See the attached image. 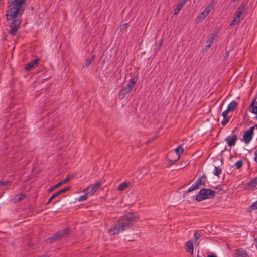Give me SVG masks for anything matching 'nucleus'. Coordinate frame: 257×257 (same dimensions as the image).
<instances>
[{
	"mask_svg": "<svg viewBox=\"0 0 257 257\" xmlns=\"http://www.w3.org/2000/svg\"><path fill=\"white\" fill-rule=\"evenodd\" d=\"M26 197V195L24 194H20L17 195L14 197V202L17 203L21 200H22L23 199L25 198Z\"/></svg>",
	"mask_w": 257,
	"mask_h": 257,
	"instance_id": "20",
	"label": "nucleus"
},
{
	"mask_svg": "<svg viewBox=\"0 0 257 257\" xmlns=\"http://www.w3.org/2000/svg\"><path fill=\"white\" fill-rule=\"evenodd\" d=\"M70 230V229L69 227H67L62 230H60L47 238L46 242L49 243H51L53 242L57 241L66 238L69 234Z\"/></svg>",
	"mask_w": 257,
	"mask_h": 257,
	"instance_id": "3",
	"label": "nucleus"
},
{
	"mask_svg": "<svg viewBox=\"0 0 257 257\" xmlns=\"http://www.w3.org/2000/svg\"><path fill=\"white\" fill-rule=\"evenodd\" d=\"M58 194H57V193H55V194H54L53 195H52L51 196V197L49 199L48 202L46 203V204H48L49 203H50V202L53 199H54L55 198H56V197L58 196Z\"/></svg>",
	"mask_w": 257,
	"mask_h": 257,
	"instance_id": "32",
	"label": "nucleus"
},
{
	"mask_svg": "<svg viewBox=\"0 0 257 257\" xmlns=\"http://www.w3.org/2000/svg\"><path fill=\"white\" fill-rule=\"evenodd\" d=\"M190 161L189 160H187L185 162H182L181 164V168H183L185 167L186 166L188 165L190 163Z\"/></svg>",
	"mask_w": 257,
	"mask_h": 257,
	"instance_id": "37",
	"label": "nucleus"
},
{
	"mask_svg": "<svg viewBox=\"0 0 257 257\" xmlns=\"http://www.w3.org/2000/svg\"><path fill=\"white\" fill-rule=\"evenodd\" d=\"M239 22H240V19L234 16L233 20L230 23V26L236 25V24H238Z\"/></svg>",
	"mask_w": 257,
	"mask_h": 257,
	"instance_id": "25",
	"label": "nucleus"
},
{
	"mask_svg": "<svg viewBox=\"0 0 257 257\" xmlns=\"http://www.w3.org/2000/svg\"><path fill=\"white\" fill-rule=\"evenodd\" d=\"M219 148L220 150H221V151H224L226 150V146L224 144L221 145L219 147Z\"/></svg>",
	"mask_w": 257,
	"mask_h": 257,
	"instance_id": "41",
	"label": "nucleus"
},
{
	"mask_svg": "<svg viewBox=\"0 0 257 257\" xmlns=\"http://www.w3.org/2000/svg\"><path fill=\"white\" fill-rule=\"evenodd\" d=\"M251 127H252L253 128V130H254L255 128H257V124H255L254 126H251Z\"/></svg>",
	"mask_w": 257,
	"mask_h": 257,
	"instance_id": "51",
	"label": "nucleus"
},
{
	"mask_svg": "<svg viewBox=\"0 0 257 257\" xmlns=\"http://www.w3.org/2000/svg\"><path fill=\"white\" fill-rule=\"evenodd\" d=\"M21 23V19L19 18L13 19V21L10 25L11 29L9 31V34L15 36L16 35L20 26Z\"/></svg>",
	"mask_w": 257,
	"mask_h": 257,
	"instance_id": "5",
	"label": "nucleus"
},
{
	"mask_svg": "<svg viewBox=\"0 0 257 257\" xmlns=\"http://www.w3.org/2000/svg\"><path fill=\"white\" fill-rule=\"evenodd\" d=\"M207 257H217L215 254L212 253V254L208 255Z\"/></svg>",
	"mask_w": 257,
	"mask_h": 257,
	"instance_id": "50",
	"label": "nucleus"
},
{
	"mask_svg": "<svg viewBox=\"0 0 257 257\" xmlns=\"http://www.w3.org/2000/svg\"><path fill=\"white\" fill-rule=\"evenodd\" d=\"M207 194L208 198H214L215 196V192L211 189H206Z\"/></svg>",
	"mask_w": 257,
	"mask_h": 257,
	"instance_id": "22",
	"label": "nucleus"
},
{
	"mask_svg": "<svg viewBox=\"0 0 257 257\" xmlns=\"http://www.w3.org/2000/svg\"><path fill=\"white\" fill-rule=\"evenodd\" d=\"M87 195H88V194H87L86 192L85 194L80 196L78 199V201H83L84 200H86Z\"/></svg>",
	"mask_w": 257,
	"mask_h": 257,
	"instance_id": "30",
	"label": "nucleus"
},
{
	"mask_svg": "<svg viewBox=\"0 0 257 257\" xmlns=\"http://www.w3.org/2000/svg\"><path fill=\"white\" fill-rule=\"evenodd\" d=\"M179 159H177V158L175 160L169 159L168 162L167 163V167H170L171 166L174 164Z\"/></svg>",
	"mask_w": 257,
	"mask_h": 257,
	"instance_id": "28",
	"label": "nucleus"
},
{
	"mask_svg": "<svg viewBox=\"0 0 257 257\" xmlns=\"http://www.w3.org/2000/svg\"><path fill=\"white\" fill-rule=\"evenodd\" d=\"M72 178H73V176H68L64 180L60 181L59 182H58L57 184H56L54 186H52L51 187H50L49 189V192H51V191H53L54 190L56 189V188L59 187L61 185L66 183L67 182L69 181L70 180H71Z\"/></svg>",
	"mask_w": 257,
	"mask_h": 257,
	"instance_id": "9",
	"label": "nucleus"
},
{
	"mask_svg": "<svg viewBox=\"0 0 257 257\" xmlns=\"http://www.w3.org/2000/svg\"><path fill=\"white\" fill-rule=\"evenodd\" d=\"M248 185L251 187L252 189H257V176L248 182Z\"/></svg>",
	"mask_w": 257,
	"mask_h": 257,
	"instance_id": "19",
	"label": "nucleus"
},
{
	"mask_svg": "<svg viewBox=\"0 0 257 257\" xmlns=\"http://www.w3.org/2000/svg\"><path fill=\"white\" fill-rule=\"evenodd\" d=\"M201 185L206 186L205 183H202V181H201L200 179H198L196 180L195 184L192 185L191 187H190L187 191H184V192L185 193H189L194 190L198 189Z\"/></svg>",
	"mask_w": 257,
	"mask_h": 257,
	"instance_id": "11",
	"label": "nucleus"
},
{
	"mask_svg": "<svg viewBox=\"0 0 257 257\" xmlns=\"http://www.w3.org/2000/svg\"><path fill=\"white\" fill-rule=\"evenodd\" d=\"M221 168H219V167H215V171L213 172V174L216 176H219L221 173Z\"/></svg>",
	"mask_w": 257,
	"mask_h": 257,
	"instance_id": "26",
	"label": "nucleus"
},
{
	"mask_svg": "<svg viewBox=\"0 0 257 257\" xmlns=\"http://www.w3.org/2000/svg\"><path fill=\"white\" fill-rule=\"evenodd\" d=\"M129 183H127L126 182L121 183L117 188L118 190L120 191H124L127 188Z\"/></svg>",
	"mask_w": 257,
	"mask_h": 257,
	"instance_id": "21",
	"label": "nucleus"
},
{
	"mask_svg": "<svg viewBox=\"0 0 257 257\" xmlns=\"http://www.w3.org/2000/svg\"><path fill=\"white\" fill-rule=\"evenodd\" d=\"M162 44V40H160L158 43L156 44V47L155 48V50H158L160 49V47Z\"/></svg>",
	"mask_w": 257,
	"mask_h": 257,
	"instance_id": "36",
	"label": "nucleus"
},
{
	"mask_svg": "<svg viewBox=\"0 0 257 257\" xmlns=\"http://www.w3.org/2000/svg\"><path fill=\"white\" fill-rule=\"evenodd\" d=\"M199 179H200L201 181H202V183H204V181H207V177L205 175H202L201 177H200Z\"/></svg>",
	"mask_w": 257,
	"mask_h": 257,
	"instance_id": "42",
	"label": "nucleus"
},
{
	"mask_svg": "<svg viewBox=\"0 0 257 257\" xmlns=\"http://www.w3.org/2000/svg\"><path fill=\"white\" fill-rule=\"evenodd\" d=\"M40 61V59L39 58L34 59L25 65V69L27 70H30L36 68L38 66Z\"/></svg>",
	"mask_w": 257,
	"mask_h": 257,
	"instance_id": "10",
	"label": "nucleus"
},
{
	"mask_svg": "<svg viewBox=\"0 0 257 257\" xmlns=\"http://www.w3.org/2000/svg\"><path fill=\"white\" fill-rule=\"evenodd\" d=\"M214 40V39H213V37H210L208 38V39L207 40V42H209V44H208L207 46L208 47H210V44L213 42Z\"/></svg>",
	"mask_w": 257,
	"mask_h": 257,
	"instance_id": "38",
	"label": "nucleus"
},
{
	"mask_svg": "<svg viewBox=\"0 0 257 257\" xmlns=\"http://www.w3.org/2000/svg\"><path fill=\"white\" fill-rule=\"evenodd\" d=\"M256 202H257V201Z\"/></svg>",
	"mask_w": 257,
	"mask_h": 257,
	"instance_id": "57",
	"label": "nucleus"
},
{
	"mask_svg": "<svg viewBox=\"0 0 257 257\" xmlns=\"http://www.w3.org/2000/svg\"><path fill=\"white\" fill-rule=\"evenodd\" d=\"M229 112V111H228V110L226 109V110H225V111H224L222 113V115L223 117H228L227 116V114Z\"/></svg>",
	"mask_w": 257,
	"mask_h": 257,
	"instance_id": "39",
	"label": "nucleus"
},
{
	"mask_svg": "<svg viewBox=\"0 0 257 257\" xmlns=\"http://www.w3.org/2000/svg\"><path fill=\"white\" fill-rule=\"evenodd\" d=\"M239 0H230L231 2V3H234L236 1H238Z\"/></svg>",
	"mask_w": 257,
	"mask_h": 257,
	"instance_id": "52",
	"label": "nucleus"
},
{
	"mask_svg": "<svg viewBox=\"0 0 257 257\" xmlns=\"http://www.w3.org/2000/svg\"><path fill=\"white\" fill-rule=\"evenodd\" d=\"M193 240H189L185 244L186 251L189 252L192 256H193Z\"/></svg>",
	"mask_w": 257,
	"mask_h": 257,
	"instance_id": "14",
	"label": "nucleus"
},
{
	"mask_svg": "<svg viewBox=\"0 0 257 257\" xmlns=\"http://www.w3.org/2000/svg\"><path fill=\"white\" fill-rule=\"evenodd\" d=\"M183 7L182 4L179 3L177 5L176 8L174 9V14H177Z\"/></svg>",
	"mask_w": 257,
	"mask_h": 257,
	"instance_id": "23",
	"label": "nucleus"
},
{
	"mask_svg": "<svg viewBox=\"0 0 257 257\" xmlns=\"http://www.w3.org/2000/svg\"><path fill=\"white\" fill-rule=\"evenodd\" d=\"M253 135V128L250 127L244 132L243 135V141L246 144H248L251 140Z\"/></svg>",
	"mask_w": 257,
	"mask_h": 257,
	"instance_id": "7",
	"label": "nucleus"
},
{
	"mask_svg": "<svg viewBox=\"0 0 257 257\" xmlns=\"http://www.w3.org/2000/svg\"><path fill=\"white\" fill-rule=\"evenodd\" d=\"M254 103L257 104V102H255V99H254L251 103L249 107V110L252 113L257 114V106H254Z\"/></svg>",
	"mask_w": 257,
	"mask_h": 257,
	"instance_id": "17",
	"label": "nucleus"
},
{
	"mask_svg": "<svg viewBox=\"0 0 257 257\" xmlns=\"http://www.w3.org/2000/svg\"><path fill=\"white\" fill-rule=\"evenodd\" d=\"M250 208L252 210H255L257 209V202H255L252 205L250 206Z\"/></svg>",
	"mask_w": 257,
	"mask_h": 257,
	"instance_id": "40",
	"label": "nucleus"
},
{
	"mask_svg": "<svg viewBox=\"0 0 257 257\" xmlns=\"http://www.w3.org/2000/svg\"><path fill=\"white\" fill-rule=\"evenodd\" d=\"M237 139V135H233L228 136L225 140L227 142L228 145L231 148L235 144Z\"/></svg>",
	"mask_w": 257,
	"mask_h": 257,
	"instance_id": "13",
	"label": "nucleus"
},
{
	"mask_svg": "<svg viewBox=\"0 0 257 257\" xmlns=\"http://www.w3.org/2000/svg\"><path fill=\"white\" fill-rule=\"evenodd\" d=\"M101 185V183H97L90 185L86 187L84 190V192H87V194L93 195L94 193L98 190Z\"/></svg>",
	"mask_w": 257,
	"mask_h": 257,
	"instance_id": "6",
	"label": "nucleus"
},
{
	"mask_svg": "<svg viewBox=\"0 0 257 257\" xmlns=\"http://www.w3.org/2000/svg\"><path fill=\"white\" fill-rule=\"evenodd\" d=\"M201 236V234L200 233H199L197 232L196 231L194 233V242L195 243L196 242V241L199 239V238Z\"/></svg>",
	"mask_w": 257,
	"mask_h": 257,
	"instance_id": "31",
	"label": "nucleus"
},
{
	"mask_svg": "<svg viewBox=\"0 0 257 257\" xmlns=\"http://www.w3.org/2000/svg\"><path fill=\"white\" fill-rule=\"evenodd\" d=\"M95 55H93L92 56L91 58H90V59H92V61L95 58Z\"/></svg>",
	"mask_w": 257,
	"mask_h": 257,
	"instance_id": "53",
	"label": "nucleus"
},
{
	"mask_svg": "<svg viewBox=\"0 0 257 257\" xmlns=\"http://www.w3.org/2000/svg\"><path fill=\"white\" fill-rule=\"evenodd\" d=\"M70 187H66L63 188L62 189L58 191V192H57V193L58 194V195H60V194L64 193L66 192H67V191H68L70 189Z\"/></svg>",
	"mask_w": 257,
	"mask_h": 257,
	"instance_id": "27",
	"label": "nucleus"
},
{
	"mask_svg": "<svg viewBox=\"0 0 257 257\" xmlns=\"http://www.w3.org/2000/svg\"><path fill=\"white\" fill-rule=\"evenodd\" d=\"M188 1V0H181L179 2V3L182 4V5H183L184 6Z\"/></svg>",
	"mask_w": 257,
	"mask_h": 257,
	"instance_id": "47",
	"label": "nucleus"
},
{
	"mask_svg": "<svg viewBox=\"0 0 257 257\" xmlns=\"http://www.w3.org/2000/svg\"><path fill=\"white\" fill-rule=\"evenodd\" d=\"M229 117H223V120L221 121V124L223 126L225 125L229 121Z\"/></svg>",
	"mask_w": 257,
	"mask_h": 257,
	"instance_id": "34",
	"label": "nucleus"
},
{
	"mask_svg": "<svg viewBox=\"0 0 257 257\" xmlns=\"http://www.w3.org/2000/svg\"><path fill=\"white\" fill-rule=\"evenodd\" d=\"M206 199H208L207 190L206 188H202L199 191L198 194L196 196L195 199L197 201L200 202Z\"/></svg>",
	"mask_w": 257,
	"mask_h": 257,
	"instance_id": "8",
	"label": "nucleus"
},
{
	"mask_svg": "<svg viewBox=\"0 0 257 257\" xmlns=\"http://www.w3.org/2000/svg\"><path fill=\"white\" fill-rule=\"evenodd\" d=\"M197 257H201V256L199 255H197Z\"/></svg>",
	"mask_w": 257,
	"mask_h": 257,
	"instance_id": "54",
	"label": "nucleus"
},
{
	"mask_svg": "<svg viewBox=\"0 0 257 257\" xmlns=\"http://www.w3.org/2000/svg\"><path fill=\"white\" fill-rule=\"evenodd\" d=\"M92 61V59H90V58L87 59L85 61V63L83 64V67H88L89 66Z\"/></svg>",
	"mask_w": 257,
	"mask_h": 257,
	"instance_id": "35",
	"label": "nucleus"
},
{
	"mask_svg": "<svg viewBox=\"0 0 257 257\" xmlns=\"http://www.w3.org/2000/svg\"><path fill=\"white\" fill-rule=\"evenodd\" d=\"M27 0H13L8 6L6 14L7 20H13L18 16H21L24 13Z\"/></svg>",
	"mask_w": 257,
	"mask_h": 257,
	"instance_id": "2",
	"label": "nucleus"
},
{
	"mask_svg": "<svg viewBox=\"0 0 257 257\" xmlns=\"http://www.w3.org/2000/svg\"><path fill=\"white\" fill-rule=\"evenodd\" d=\"M132 240H131V239H128V241H132Z\"/></svg>",
	"mask_w": 257,
	"mask_h": 257,
	"instance_id": "55",
	"label": "nucleus"
},
{
	"mask_svg": "<svg viewBox=\"0 0 257 257\" xmlns=\"http://www.w3.org/2000/svg\"><path fill=\"white\" fill-rule=\"evenodd\" d=\"M246 5V3H242L241 4L240 7L238 8V11L239 12H241L242 13H243L245 11V6Z\"/></svg>",
	"mask_w": 257,
	"mask_h": 257,
	"instance_id": "24",
	"label": "nucleus"
},
{
	"mask_svg": "<svg viewBox=\"0 0 257 257\" xmlns=\"http://www.w3.org/2000/svg\"><path fill=\"white\" fill-rule=\"evenodd\" d=\"M243 165V161L241 160L237 161L235 163V166L237 169H240Z\"/></svg>",
	"mask_w": 257,
	"mask_h": 257,
	"instance_id": "29",
	"label": "nucleus"
},
{
	"mask_svg": "<svg viewBox=\"0 0 257 257\" xmlns=\"http://www.w3.org/2000/svg\"><path fill=\"white\" fill-rule=\"evenodd\" d=\"M217 32L214 31L210 36V37H213V39H214L215 37L216 36Z\"/></svg>",
	"mask_w": 257,
	"mask_h": 257,
	"instance_id": "48",
	"label": "nucleus"
},
{
	"mask_svg": "<svg viewBox=\"0 0 257 257\" xmlns=\"http://www.w3.org/2000/svg\"><path fill=\"white\" fill-rule=\"evenodd\" d=\"M158 137L157 136H156L154 137H153L152 139H149L147 142V144H149V143H150L151 142H153L154 140H155Z\"/></svg>",
	"mask_w": 257,
	"mask_h": 257,
	"instance_id": "45",
	"label": "nucleus"
},
{
	"mask_svg": "<svg viewBox=\"0 0 257 257\" xmlns=\"http://www.w3.org/2000/svg\"><path fill=\"white\" fill-rule=\"evenodd\" d=\"M255 157L254 161L257 163V150L254 152Z\"/></svg>",
	"mask_w": 257,
	"mask_h": 257,
	"instance_id": "49",
	"label": "nucleus"
},
{
	"mask_svg": "<svg viewBox=\"0 0 257 257\" xmlns=\"http://www.w3.org/2000/svg\"><path fill=\"white\" fill-rule=\"evenodd\" d=\"M184 151V148L182 146V145H179L178 147H177L175 149V151L176 153L178 155L177 156V159H179L180 157L181 154L183 153Z\"/></svg>",
	"mask_w": 257,
	"mask_h": 257,
	"instance_id": "18",
	"label": "nucleus"
},
{
	"mask_svg": "<svg viewBox=\"0 0 257 257\" xmlns=\"http://www.w3.org/2000/svg\"><path fill=\"white\" fill-rule=\"evenodd\" d=\"M225 49H226V51H225V53L222 54V56H223L224 60H226L228 57L229 51H230V50H228L227 49V48H226Z\"/></svg>",
	"mask_w": 257,
	"mask_h": 257,
	"instance_id": "33",
	"label": "nucleus"
},
{
	"mask_svg": "<svg viewBox=\"0 0 257 257\" xmlns=\"http://www.w3.org/2000/svg\"><path fill=\"white\" fill-rule=\"evenodd\" d=\"M10 182V181H0V186L6 185L8 184V183H9Z\"/></svg>",
	"mask_w": 257,
	"mask_h": 257,
	"instance_id": "43",
	"label": "nucleus"
},
{
	"mask_svg": "<svg viewBox=\"0 0 257 257\" xmlns=\"http://www.w3.org/2000/svg\"><path fill=\"white\" fill-rule=\"evenodd\" d=\"M139 217L133 213H127L122 216L109 229L112 235L118 234L122 231L133 226L139 219Z\"/></svg>",
	"mask_w": 257,
	"mask_h": 257,
	"instance_id": "1",
	"label": "nucleus"
},
{
	"mask_svg": "<svg viewBox=\"0 0 257 257\" xmlns=\"http://www.w3.org/2000/svg\"><path fill=\"white\" fill-rule=\"evenodd\" d=\"M256 114V119H257V114Z\"/></svg>",
	"mask_w": 257,
	"mask_h": 257,
	"instance_id": "56",
	"label": "nucleus"
},
{
	"mask_svg": "<svg viewBox=\"0 0 257 257\" xmlns=\"http://www.w3.org/2000/svg\"><path fill=\"white\" fill-rule=\"evenodd\" d=\"M213 6L212 4H209L207 7H206L203 11L200 14L198 18L200 19H204L213 9Z\"/></svg>",
	"mask_w": 257,
	"mask_h": 257,
	"instance_id": "12",
	"label": "nucleus"
},
{
	"mask_svg": "<svg viewBox=\"0 0 257 257\" xmlns=\"http://www.w3.org/2000/svg\"><path fill=\"white\" fill-rule=\"evenodd\" d=\"M235 255L236 257H249L247 251L243 249L235 250Z\"/></svg>",
	"mask_w": 257,
	"mask_h": 257,
	"instance_id": "15",
	"label": "nucleus"
},
{
	"mask_svg": "<svg viewBox=\"0 0 257 257\" xmlns=\"http://www.w3.org/2000/svg\"><path fill=\"white\" fill-rule=\"evenodd\" d=\"M238 105V102L235 101H232L228 105L227 109L229 112H233L237 108Z\"/></svg>",
	"mask_w": 257,
	"mask_h": 257,
	"instance_id": "16",
	"label": "nucleus"
},
{
	"mask_svg": "<svg viewBox=\"0 0 257 257\" xmlns=\"http://www.w3.org/2000/svg\"><path fill=\"white\" fill-rule=\"evenodd\" d=\"M243 14L241 12H239V11H237L236 13L234 15V16L238 18L239 19L240 16Z\"/></svg>",
	"mask_w": 257,
	"mask_h": 257,
	"instance_id": "44",
	"label": "nucleus"
},
{
	"mask_svg": "<svg viewBox=\"0 0 257 257\" xmlns=\"http://www.w3.org/2000/svg\"><path fill=\"white\" fill-rule=\"evenodd\" d=\"M127 27V23H124L121 26V30L125 29Z\"/></svg>",
	"mask_w": 257,
	"mask_h": 257,
	"instance_id": "46",
	"label": "nucleus"
},
{
	"mask_svg": "<svg viewBox=\"0 0 257 257\" xmlns=\"http://www.w3.org/2000/svg\"><path fill=\"white\" fill-rule=\"evenodd\" d=\"M137 79L136 77L132 78L128 84L122 87L118 94V97L120 99H123L126 95L132 90L133 87L135 85Z\"/></svg>",
	"mask_w": 257,
	"mask_h": 257,
	"instance_id": "4",
	"label": "nucleus"
}]
</instances>
